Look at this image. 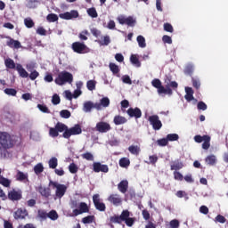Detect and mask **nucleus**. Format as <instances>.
<instances>
[{"label": "nucleus", "instance_id": "nucleus-1", "mask_svg": "<svg viewBox=\"0 0 228 228\" xmlns=\"http://www.w3.org/2000/svg\"><path fill=\"white\" fill-rule=\"evenodd\" d=\"M72 81H74V76L69 71H61L55 78V84L59 86H63L67 83L72 85Z\"/></svg>", "mask_w": 228, "mask_h": 228}, {"label": "nucleus", "instance_id": "nucleus-2", "mask_svg": "<svg viewBox=\"0 0 228 228\" xmlns=\"http://www.w3.org/2000/svg\"><path fill=\"white\" fill-rule=\"evenodd\" d=\"M49 186L55 190V199H61L67 191V186L65 184L59 183L58 182L50 181Z\"/></svg>", "mask_w": 228, "mask_h": 228}, {"label": "nucleus", "instance_id": "nucleus-3", "mask_svg": "<svg viewBox=\"0 0 228 228\" xmlns=\"http://www.w3.org/2000/svg\"><path fill=\"white\" fill-rule=\"evenodd\" d=\"M0 143L4 149H10L13 146L12 136L6 132H0Z\"/></svg>", "mask_w": 228, "mask_h": 228}, {"label": "nucleus", "instance_id": "nucleus-4", "mask_svg": "<svg viewBox=\"0 0 228 228\" xmlns=\"http://www.w3.org/2000/svg\"><path fill=\"white\" fill-rule=\"evenodd\" d=\"M72 49L74 53H77V54H86L90 53V48H88L85 44L75 42L72 44Z\"/></svg>", "mask_w": 228, "mask_h": 228}, {"label": "nucleus", "instance_id": "nucleus-5", "mask_svg": "<svg viewBox=\"0 0 228 228\" xmlns=\"http://www.w3.org/2000/svg\"><path fill=\"white\" fill-rule=\"evenodd\" d=\"M148 120L155 131H159V129L163 127V123H161V120H159V116L158 115L150 116Z\"/></svg>", "mask_w": 228, "mask_h": 228}, {"label": "nucleus", "instance_id": "nucleus-6", "mask_svg": "<svg viewBox=\"0 0 228 228\" xmlns=\"http://www.w3.org/2000/svg\"><path fill=\"white\" fill-rule=\"evenodd\" d=\"M82 130H81V126L79 125H75L73 127L66 130L63 133V138H69L72 135H76V134H81Z\"/></svg>", "mask_w": 228, "mask_h": 228}, {"label": "nucleus", "instance_id": "nucleus-7", "mask_svg": "<svg viewBox=\"0 0 228 228\" xmlns=\"http://www.w3.org/2000/svg\"><path fill=\"white\" fill-rule=\"evenodd\" d=\"M60 19H63L64 20H70L72 19H77L79 17V12L77 11H70L59 14Z\"/></svg>", "mask_w": 228, "mask_h": 228}, {"label": "nucleus", "instance_id": "nucleus-8", "mask_svg": "<svg viewBox=\"0 0 228 228\" xmlns=\"http://www.w3.org/2000/svg\"><path fill=\"white\" fill-rule=\"evenodd\" d=\"M95 129L98 133H108V131H111V125L108 122L101 121L96 124Z\"/></svg>", "mask_w": 228, "mask_h": 228}, {"label": "nucleus", "instance_id": "nucleus-9", "mask_svg": "<svg viewBox=\"0 0 228 228\" xmlns=\"http://www.w3.org/2000/svg\"><path fill=\"white\" fill-rule=\"evenodd\" d=\"M16 181L19 183H23V184H28L29 183V175L28 173H24L20 170H18L15 175Z\"/></svg>", "mask_w": 228, "mask_h": 228}, {"label": "nucleus", "instance_id": "nucleus-10", "mask_svg": "<svg viewBox=\"0 0 228 228\" xmlns=\"http://www.w3.org/2000/svg\"><path fill=\"white\" fill-rule=\"evenodd\" d=\"M107 200L113 204V206H121L123 200L119 194H110Z\"/></svg>", "mask_w": 228, "mask_h": 228}, {"label": "nucleus", "instance_id": "nucleus-11", "mask_svg": "<svg viewBox=\"0 0 228 228\" xmlns=\"http://www.w3.org/2000/svg\"><path fill=\"white\" fill-rule=\"evenodd\" d=\"M93 202L99 211H104L106 209V205L101 201L99 194H94L93 196Z\"/></svg>", "mask_w": 228, "mask_h": 228}, {"label": "nucleus", "instance_id": "nucleus-12", "mask_svg": "<svg viewBox=\"0 0 228 228\" xmlns=\"http://www.w3.org/2000/svg\"><path fill=\"white\" fill-rule=\"evenodd\" d=\"M88 205H86L85 202H81L79 204L78 209L75 208L73 210L72 216H77L78 215H83V213H88Z\"/></svg>", "mask_w": 228, "mask_h": 228}, {"label": "nucleus", "instance_id": "nucleus-13", "mask_svg": "<svg viewBox=\"0 0 228 228\" xmlns=\"http://www.w3.org/2000/svg\"><path fill=\"white\" fill-rule=\"evenodd\" d=\"M93 168L96 173L103 172L104 174H108L110 170V168L108 167V165H102L100 162H94L93 164Z\"/></svg>", "mask_w": 228, "mask_h": 228}, {"label": "nucleus", "instance_id": "nucleus-14", "mask_svg": "<svg viewBox=\"0 0 228 228\" xmlns=\"http://www.w3.org/2000/svg\"><path fill=\"white\" fill-rule=\"evenodd\" d=\"M110 106V98L103 97L100 100V102L94 103L95 110H101L102 108H108Z\"/></svg>", "mask_w": 228, "mask_h": 228}, {"label": "nucleus", "instance_id": "nucleus-15", "mask_svg": "<svg viewBox=\"0 0 228 228\" xmlns=\"http://www.w3.org/2000/svg\"><path fill=\"white\" fill-rule=\"evenodd\" d=\"M10 200H20L22 199V193L19 191L12 190L8 193Z\"/></svg>", "mask_w": 228, "mask_h": 228}, {"label": "nucleus", "instance_id": "nucleus-16", "mask_svg": "<svg viewBox=\"0 0 228 228\" xmlns=\"http://www.w3.org/2000/svg\"><path fill=\"white\" fill-rule=\"evenodd\" d=\"M109 69L112 72V74H114V76L120 77V67H118V65H117L113 62H110L109 64Z\"/></svg>", "mask_w": 228, "mask_h": 228}, {"label": "nucleus", "instance_id": "nucleus-17", "mask_svg": "<svg viewBox=\"0 0 228 228\" xmlns=\"http://www.w3.org/2000/svg\"><path fill=\"white\" fill-rule=\"evenodd\" d=\"M127 188H129V182H127V180H123L118 184V190H119L121 193H126Z\"/></svg>", "mask_w": 228, "mask_h": 228}, {"label": "nucleus", "instance_id": "nucleus-18", "mask_svg": "<svg viewBox=\"0 0 228 228\" xmlns=\"http://www.w3.org/2000/svg\"><path fill=\"white\" fill-rule=\"evenodd\" d=\"M127 114L129 117H135V118H140V117H142V110L138 108L129 109L127 110Z\"/></svg>", "mask_w": 228, "mask_h": 228}, {"label": "nucleus", "instance_id": "nucleus-19", "mask_svg": "<svg viewBox=\"0 0 228 228\" xmlns=\"http://www.w3.org/2000/svg\"><path fill=\"white\" fill-rule=\"evenodd\" d=\"M8 47H11V49H20L22 47V45H20V42L15 40V39H10L7 41Z\"/></svg>", "mask_w": 228, "mask_h": 228}, {"label": "nucleus", "instance_id": "nucleus-20", "mask_svg": "<svg viewBox=\"0 0 228 228\" xmlns=\"http://www.w3.org/2000/svg\"><path fill=\"white\" fill-rule=\"evenodd\" d=\"M16 70L18 71V74H20V77H29V73H28V71L22 68V65L17 64Z\"/></svg>", "mask_w": 228, "mask_h": 228}, {"label": "nucleus", "instance_id": "nucleus-21", "mask_svg": "<svg viewBox=\"0 0 228 228\" xmlns=\"http://www.w3.org/2000/svg\"><path fill=\"white\" fill-rule=\"evenodd\" d=\"M26 216H28V211L22 208H20L16 212H14V218L16 220H19L20 218H24Z\"/></svg>", "mask_w": 228, "mask_h": 228}, {"label": "nucleus", "instance_id": "nucleus-22", "mask_svg": "<svg viewBox=\"0 0 228 228\" xmlns=\"http://www.w3.org/2000/svg\"><path fill=\"white\" fill-rule=\"evenodd\" d=\"M129 152H131L134 156H139L140 152H142V149L138 145H131L128 147Z\"/></svg>", "mask_w": 228, "mask_h": 228}, {"label": "nucleus", "instance_id": "nucleus-23", "mask_svg": "<svg viewBox=\"0 0 228 228\" xmlns=\"http://www.w3.org/2000/svg\"><path fill=\"white\" fill-rule=\"evenodd\" d=\"M130 61L134 67H136L139 69V67H142V62H140V60L138 59V55L132 54L130 57Z\"/></svg>", "mask_w": 228, "mask_h": 228}, {"label": "nucleus", "instance_id": "nucleus-24", "mask_svg": "<svg viewBox=\"0 0 228 228\" xmlns=\"http://www.w3.org/2000/svg\"><path fill=\"white\" fill-rule=\"evenodd\" d=\"M113 122L116 126H121L122 124H126V122H127V119L122 116H115Z\"/></svg>", "mask_w": 228, "mask_h": 228}, {"label": "nucleus", "instance_id": "nucleus-25", "mask_svg": "<svg viewBox=\"0 0 228 228\" xmlns=\"http://www.w3.org/2000/svg\"><path fill=\"white\" fill-rule=\"evenodd\" d=\"M185 99L188 101V102H190V101H193V99H195L193 97V89H191V87H185Z\"/></svg>", "mask_w": 228, "mask_h": 228}, {"label": "nucleus", "instance_id": "nucleus-26", "mask_svg": "<svg viewBox=\"0 0 228 228\" xmlns=\"http://www.w3.org/2000/svg\"><path fill=\"white\" fill-rule=\"evenodd\" d=\"M205 161H206L207 165L213 167V166L216 165V156L209 155L205 159Z\"/></svg>", "mask_w": 228, "mask_h": 228}, {"label": "nucleus", "instance_id": "nucleus-27", "mask_svg": "<svg viewBox=\"0 0 228 228\" xmlns=\"http://www.w3.org/2000/svg\"><path fill=\"white\" fill-rule=\"evenodd\" d=\"M37 191H39L43 197L47 198L51 195V190L49 188L39 186Z\"/></svg>", "mask_w": 228, "mask_h": 228}, {"label": "nucleus", "instance_id": "nucleus-28", "mask_svg": "<svg viewBox=\"0 0 228 228\" xmlns=\"http://www.w3.org/2000/svg\"><path fill=\"white\" fill-rule=\"evenodd\" d=\"M92 108H95V103L92 102H86L84 103V111L86 113H90V111H92Z\"/></svg>", "mask_w": 228, "mask_h": 228}, {"label": "nucleus", "instance_id": "nucleus-29", "mask_svg": "<svg viewBox=\"0 0 228 228\" xmlns=\"http://www.w3.org/2000/svg\"><path fill=\"white\" fill-rule=\"evenodd\" d=\"M0 184H2V186H4L5 188H10V185L12 184V180L4 178V176L3 175H0Z\"/></svg>", "mask_w": 228, "mask_h": 228}, {"label": "nucleus", "instance_id": "nucleus-30", "mask_svg": "<svg viewBox=\"0 0 228 228\" xmlns=\"http://www.w3.org/2000/svg\"><path fill=\"white\" fill-rule=\"evenodd\" d=\"M136 40L141 49H145V47H147V43L145 42V37H143V36H138Z\"/></svg>", "mask_w": 228, "mask_h": 228}, {"label": "nucleus", "instance_id": "nucleus-31", "mask_svg": "<svg viewBox=\"0 0 228 228\" xmlns=\"http://www.w3.org/2000/svg\"><path fill=\"white\" fill-rule=\"evenodd\" d=\"M55 128L58 133H65L66 131L69 130L65 124L60 122L56 124Z\"/></svg>", "mask_w": 228, "mask_h": 228}, {"label": "nucleus", "instance_id": "nucleus-32", "mask_svg": "<svg viewBox=\"0 0 228 228\" xmlns=\"http://www.w3.org/2000/svg\"><path fill=\"white\" fill-rule=\"evenodd\" d=\"M130 164H131V161L127 158H122L119 160V167H121L122 168H126L129 167Z\"/></svg>", "mask_w": 228, "mask_h": 228}, {"label": "nucleus", "instance_id": "nucleus-33", "mask_svg": "<svg viewBox=\"0 0 228 228\" xmlns=\"http://www.w3.org/2000/svg\"><path fill=\"white\" fill-rule=\"evenodd\" d=\"M209 142H211V137H209L208 135H204V142L202 143V149L208 151V149H209L210 147Z\"/></svg>", "mask_w": 228, "mask_h": 228}, {"label": "nucleus", "instance_id": "nucleus-34", "mask_svg": "<svg viewBox=\"0 0 228 228\" xmlns=\"http://www.w3.org/2000/svg\"><path fill=\"white\" fill-rule=\"evenodd\" d=\"M157 90H158V94H167L168 95H172V89L170 88H165L164 86H160Z\"/></svg>", "mask_w": 228, "mask_h": 228}, {"label": "nucleus", "instance_id": "nucleus-35", "mask_svg": "<svg viewBox=\"0 0 228 228\" xmlns=\"http://www.w3.org/2000/svg\"><path fill=\"white\" fill-rule=\"evenodd\" d=\"M4 63L7 69H17V66H15V61H13L12 59H6Z\"/></svg>", "mask_w": 228, "mask_h": 228}, {"label": "nucleus", "instance_id": "nucleus-36", "mask_svg": "<svg viewBox=\"0 0 228 228\" xmlns=\"http://www.w3.org/2000/svg\"><path fill=\"white\" fill-rule=\"evenodd\" d=\"M48 165L50 167V168H56V167H58V159H56V157H53L49 162H48Z\"/></svg>", "mask_w": 228, "mask_h": 228}, {"label": "nucleus", "instance_id": "nucleus-37", "mask_svg": "<svg viewBox=\"0 0 228 228\" xmlns=\"http://www.w3.org/2000/svg\"><path fill=\"white\" fill-rule=\"evenodd\" d=\"M96 42H98V44H100V45H109V44L111 41L110 40L109 36H105V37H103V38L102 40H97Z\"/></svg>", "mask_w": 228, "mask_h": 228}, {"label": "nucleus", "instance_id": "nucleus-38", "mask_svg": "<svg viewBox=\"0 0 228 228\" xmlns=\"http://www.w3.org/2000/svg\"><path fill=\"white\" fill-rule=\"evenodd\" d=\"M183 167V162L176 161L171 165V170H181Z\"/></svg>", "mask_w": 228, "mask_h": 228}, {"label": "nucleus", "instance_id": "nucleus-39", "mask_svg": "<svg viewBox=\"0 0 228 228\" xmlns=\"http://www.w3.org/2000/svg\"><path fill=\"white\" fill-rule=\"evenodd\" d=\"M167 142H177L179 140V135L177 134H169L166 137Z\"/></svg>", "mask_w": 228, "mask_h": 228}, {"label": "nucleus", "instance_id": "nucleus-40", "mask_svg": "<svg viewBox=\"0 0 228 228\" xmlns=\"http://www.w3.org/2000/svg\"><path fill=\"white\" fill-rule=\"evenodd\" d=\"M95 85H97V82L95 80H89L86 83L87 90H90L91 92L95 90Z\"/></svg>", "mask_w": 228, "mask_h": 228}, {"label": "nucleus", "instance_id": "nucleus-41", "mask_svg": "<svg viewBox=\"0 0 228 228\" xmlns=\"http://www.w3.org/2000/svg\"><path fill=\"white\" fill-rule=\"evenodd\" d=\"M87 13L89 17H92L93 19H97L98 17L97 11L94 7L87 9Z\"/></svg>", "mask_w": 228, "mask_h": 228}, {"label": "nucleus", "instance_id": "nucleus-42", "mask_svg": "<svg viewBox=\"0 0 228 228\" xmlns=\"http://www.w3.org/2000/svg\"><path fill=\"white\" fill-rule=\"evenodd\" d=\"M34 172H35V174H37V175H38V174H42V172H44V166L42 165V163H39L34 167Z\"/></svg>", "mask_w": 228, "mask_h": 228}, {"label": "nucleus", "instance_id": "nucleus-43", "mask_svg": "<svg viewBox=\"0 0 228 228\" xmlns=\"http://www.w3.org/2000/svg\"><path fill=\"white\" fill-rule=\"evenodd\" d=\"M24 24L26 26V28H33L35 26V22L33 21V20L31 18H26L24 20Z\"/></svg>", "mask_w": 228, "mask_h": 228}, {"label": "nucleus", "instance_id": "nucleus-44", "mask_svg": "<svg viewBox=\"0 0 228 228\" xmlns=\"http://www.w3.org/2000/svg\"><path fill=\"white\" fill-rule=\"evenodd\" d=\"M37 108L39 110L42 111V113H51V110L49 108H47V105L45 104H37Z\"/></svg>", "mask_w": 228, "mask_h": 228}, {"label": "nucleus", "instance_id": "nucleus-45", "mask_svg": "<svg viewBox=\"0 0 228 228\" xmlns=\"http://www.w3.org/2000/svg\"><path fill=\"white\" fill-rule=\"evenodd\" d=\"M94 220H95V216H88L82 218V222L84 224H93Z\"/></svg>", "mask_w": 228, "mask_h": 228}, {"label": "nucleus", "instance_id": "nucleus-46", "mask_svg": "<svg viewBox=\"0 0 228 228\" xmlns=\"http://www.w3.org/2000/svg\"><path fill=\"white\" fill-rule=\"evenodd\" d=\"M69 170L70 172V174H77V170H79V168L77 167V166L74 163H71L69 166Z\"/></svg>", "mask_w": 228, "mask_h": 228}, {"label": "nucleus", "instance_id": "nucleus-47", "mask_svg": "<svg viewBox=\"0 0 228 228\" xmlns=\"http://www.w3.org/2000/svg\"><path fill=\"white\" fill-rule=\"evenodd\" d=\"M50 220H58V213L55 210H52L48 213V217Z\"/></svg>", "mask_w": 228, "mask_h": 228}, {"label": "nucleus", "instance_id": "nucleus-48", "mask_svg": "<svg viewBox=\"0 0 228 228\" xmlns=\"http://www.w3.org/2000/svg\"><path fill=\"white\" fill-rule=\"evenodd\" d=\"M49 134L52 138H56L59 134L58 130L56 129V127H50Z\"/></svg>", "mask_w": 228, "mask_h": 228}, {"label": "nucleus", "instance_id": "nucleus-49", "mask_svg": "<svg viewBox=\"0 0 228 228\" xmlns=\"http://www.w3.org/2000/svg\"><path fill=\"white\" fill-rule=\"evenodd\" d=\"M158 145H159V147H166V145H168V139L166 138H162L157 141Z\"/></svg>", "mask_w": 228, "mask_h": 228}, {"label": "nucleus", "instance_id": "nucleus-50", "mask_svg": "<svg viewBox=\"0 0 228 228\" xmlns=\"http://www.w3.org/2000/svg\"><path fill=\"white\" fill-rule=\"evenodd\" d=\"M46 19L48 22H56L58 20V15L51 13L47 15Z\"/></svg>", "mask_w": 228, "mask_h": 228}, {"label": "nucleus", "instance_id": "nucleus-51", "mask_svg": "<svg viewBox=\"0 0 228 228\" xmlns=\"http://www.w3.org/2000/svg\"><path fill=\"white\" fill-rule=\"evenodd\" d=\"M61 102V99H60V95L58 94H53V97H52V103L56 106L58 104H60Z\"/></svg>", "mask_w": 228, "mask_h": 228}, {"label": "nucleus", "instance_id": "nucleus-52", "mask_svg": "<svg viewBox=\"0 0 228 228\" xmlns=\"http://www.w3.org/2000/svg\"><path fill=\"white\" fill-rule=\"evenodd\" d=\"M82 158L87 161H94V155L90 152H86L82 154Z\"/></svg>", "mask_w": 228, "mask_h": 228}, {"label": "nucleus", "instance_id": "nucleus-53", "mask_svg": "<svg viewBox=\"0 0 228 228\" xmlns=\"http://www.w3.org/2000/svg\"><path fill=\"white\" fill-rule=\"evenodd\" d=\"M119 216L121 218V222H126L127 218H129V211L124 210Z\"/></svg>", "mask_w": 228, "mask_h": 228}, {"label": "nucleus", "instance_id": "nucleus-54", "mask_svg": "<svg viewBox=\"0 0 228 228\" xmlns=\"http://www.w3.org/2000/svg\"><path fill=\"white\" fill-rule=\"evenodd\" d=\"M123 83H125L126 85H133V81L131 80V77H129V75H125L121 77Z\"/></svg>", "mask_w": 228, "mask_h": 228}, {"label": "nucleus", "instance_id": "nucleus-55", "mask_svg": "<svg viewBox=\"0 0 228 228\" xmlns=\"http://www.w3.org/2000/svg\"><path fill=\"white\" fill-rule=\"evenodd\" d=\"M60 115L62 118H70V111L68 110H63L60 112Z\"/></svg>", "mask_w": 228, "mask_h": 228}, {"label": "nucleus", "instance_id": "nucleus-56", "mask_svg": "<svg viewBox=\"0 0 228 228\" xmlns=\"http://www.w3.org/2000/svg\"><path fill=\"white\" fill-rule=\"evenodd\" d=\"M151 85L152 86H154V88L159 89L162 85H161V80L158 79V78H154L151 81Z\"/></svg>", "mask_w": 228, "mask_h": 228}, {"label": "nucleus", "instance_id": "nucleus-57", "mask_svg": "<svg viewBox=\"0 0 228 228\" xmlns=\"http://www.w3.org/2000/svg\"><path fill=\"white\" fill-rule=\"evenodd\" d=\"M63 95L65 98L68 99V101H72V99H74L72 92H70L69 90L64 91Z\"/></svg>", "mask_w": 228, "mask_h": 228}, {"label": "nucleus", "instance_id": "nucleus-58", "mask_svg": "<svg viewBox=\"0 0 228 228\" xmlns=\"http://www.w3.org/2000/svg\"><path fill=\"white\" fill-rule=\"evenodd\" d=\"M110 222L112 224H120L122 222V219L120 217V216H113L110 217Z\"/></svg>", "mask_w": 228, "mask_h": 228}, {"label": "nucleus", "instance_id": "nucleus-59", "mask_svg": "<svg viewBox=\"0 0 228 228\" xmlns=\"http://www.w3.org/2000/svg\"><path fill=\"white\" fill-rule=\"evenodd\" d=\"M38 76H40V73H38V71L37 70H33L31 71V73L29 74V78L31 79V81H35V79H37V77H38Z\"/></svg>", "mask_w": 228, "mask_h": 228}, {"label": "nucleus", "instance_id": "nucleus-60", "mask_svg": "<svg viewBox=\"0 0 228 228\" xmlns=\"http://www.w3.org/2000/svg\"><path fill=\"white\" fill-rule=\"evenodd\" d=\"M169 225L171 228H179V225H180L179 220L177 219L171 220L169 223Z\"/></svg>", "mask_w": 228, "mask_h": 228}, {"label": "nucleus", "instance_id": "nucleus-61", "mask_svg": "<svg viewBox=\"0 0 228 228\" xmlns=\"http://www.w3.org/2000/svg\"><path fill=\"white\" fill-rule=\"evenodd\" d=\"M134 22H136V20H134V19L131 16L126 17V23L127 26H134Z\"/></svg>", "mask_w": 228, "mask_h": 228}, {"label": "nucleus", "instance_id": "nucleus-62", "mask_svg": "<svg viewBox=\"0 0 228 228\" xmlns=\"http://www.w3.org/2000/svg\"><path fill=\"white\" fill-rule=\"evenodd\" d=\"M174 177L175 181H183V179H184V176H183V174L177 171L174 172Z\"/></svg>", "mask_w": 228, "mask_h": 228}, {"label": "nucleus", "instance_id": "nucleus-63", "mask_svg": "<svg viewBox=\"0 0 228 228\" xmlns=\"http://www.w3.org/2000/svg\"><path fill=\"white\" fill-rule=\"evenodd\" d=\"M215 222H218L219 224H225V222H227V220L225 219V217L222 215H218L216 219Z\"/></svg>", "mask_w": 228, "mask_h": 228}, {"label": "nucleus", "instance_id": "nucleus-64", "mask_svg": "<svg viewBox=\"0 0 228 228\" xmlns=\"http://www.w3.org/2000/svg\"><path fill=\"white\" fill-rule=\"evenodd\" d=\"M48 214L47 212H45V210H38V216L39 218H42L43 220H45V218L48 217Z\"/></svg>", "mask_w": 228, "mask_h": 228}]
</instances>
